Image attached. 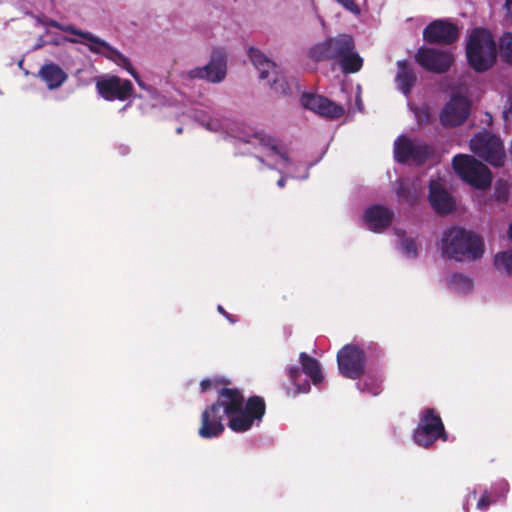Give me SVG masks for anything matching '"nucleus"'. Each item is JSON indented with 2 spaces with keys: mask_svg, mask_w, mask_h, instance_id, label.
Returning <instances> with one entry per match:
<instances>
[{
  "mask_svg": "<svg viewBox=\"0 0 512 512\" xmlns=\"http://www.w3.org/2000/svg\"><path fill=\"white\" fill-rule=\"evenodd\" d=\"M301 102L306 109L323 117L337 118L344 113L341 106L318 94L305 93Z\"/></svg>",
  "mask_w": 512,
  "mask_h": 512,
  "instance_id": "obj_16",
  "label": "nucleus"
},
{
  "mask_svg": "<svg viewBox=\"0 0 512 512\" xmlns=\"http://www.w3.org/2000/svg\"><path fill=\"white\" fill-rule=\"evenodd\" d=\"M99 95L107 101H125L133 93V85L129 80L115 75H104L96 79Z\"/></svg>",
  "mask_w": 512,
  "mask_h": 512,
  "instance_id": "obj_13",
  "label": "nucleus"
},
{
  "mask_svg": "<svg viewBox=\"0 0 512 512\" xmlns=\"http://www.w3.org/2000/svg\"><path fill=\"white\" fill-rule=\"evenodd\" d=\"M413 437L415 443L423 447L432 445L438 438L446 440L441 418L434 410L426 409L423 411Z\"/></svg>",
  "mask_w": 512,
  "mask_h": 512,
  "instance_id": "obj_9",
  "label": "nucleus"
},
{
  "mask_svg": "<svg viewBox=\"0 0 512 512\" xmlns=\"http://www.w3.org/2000/svg\"><path fill=\"white\" fill-rule=\"evenodd\" d=\"M54 27L59 28L60 30L71 34L70 37H65V41L71 43H80L84 44L89 48V50L93 53L99 54L107 59L113 55L116 50L109 43L100 39L99 37L82 30L75 28L72 25H60L58 23L53 24Z\"/></svg>",
  "mask_w": 512,
  "mask_h": 512,
  "instance_id": "obj_12",
  "label": "nucleus"
},
{
  "mask_svg": "<svg viewBox=\"0 0 512 512\" xmlns=\"http://www.w3.org/2000/svg\"><path fill=\"white\" fill-rule=\"evenodd\" d=\"M503 114L506 122H512V101L510 102L509 108L506 109Z\"/></svg>",
  "mask_w": 512,
  "mask_h": 512,
  "instance_id": "obj_34",
  "label": "nucleus"
},
{
  "mask_svg": "<svg viewBox=\"0 0 512 512\" xmlns=\"http://www.w3.org/2000/svg\"><path fill=\"white\" fill-rule=\"evenodd\" d=\"M355 104H356V108H351L349 107V109L351 110H361V100H360V96H359V92L357 91L356 93V100H355Z\"/></svg>",
  "mask_w": 512,
  "mask_h": 512,
  "instance_id": "obj_37",
  "label": "nucleus"
},
{
  "mask_svg": "<svg viewBox=\"0 0 512 512\" xmlns=\"http://www.w3.org/2000/svg\"><path fill=\"white\" fill-rule=\"evenodd\" d=\"M382 379L380 377L372 378L367 375L364 379L357 383L358 389L373 396L378 395L381 392Z\"/></svg>",
  "mask_w": 512,
  "mask_h": 512,
  "instance_id": "obj_30",
  "label": "nucleus"
},
{
  "mask_svg": "<svg viewBox=\"0 0 512 512\" xmlns=\"http://www.w3.org/2000/svg\"><path fill=\"white\" fill-rule=\"evenodd\" d=\"M453 169L467 183L477 189L490 186L492 176L489 169L472 156L459 154L453 158Z\"/></svg>",
  "mask_w": 512,
  "mask_h": 512,
  "instance_id": "obj_7",
  "label": "nucleus"
},
{
  "mask_svg": "<svg viewBox=\"0 0 512 512\" xmlns=\"http://www.w3.org/2000/svg\"><path fill=\"white\" fill-rule=\"evenodd\" d=\"M337 363L339 371L343 376L349 379H357L364 372V350L355 344H347L339 350Z\"/></svg>",
  "mask_w": 512,
  "mask_h": 512,
  "instance_id": "obj_11",
  "label": "nucleus"
},
{
  "mask_svg": "<svg viewBox=\"0 0 512 512\" xmlns=\"http://www.w3.org/2000/svg\"><path fill=\"white\" fill-rule=\"evenodd\" d=\"M309 57L315 61L337 59L344 73H355L363 64L362 58L355 51L353 38L348 34H340L315 44L309 50Z\"/></svg>",
  "mask_w": 512,
  "mask_h": 512,
  "instance_id": "obj_3",
  "label": "nucleus"
},
{
  "mask_svg": "<svg viewBox=\"0 0 512 512\" xmlns=\"http://www.w3.org/2000/svg\"><path fill=\"white\" fill-rule=\"evenodd\" d=\"M469 113V100L466 97L455 95L443 108L440 120L444 126H458L467 119Z\"/></svg>",
  "mask_w": 512,
  "mask_h": 512,
  "instance_id": "obj_15",
  "label": "nucleus"
},
{
  "mask_svg": "<svg viewBox=\"0 0 512 512\" xmlns=\"http://www.w3.org/2000/svg\"><path fill=\"white\" fill-rule=\"evenodd\" d=\"M494 266L501 272L512 276V251H502L495 255Z\"/></svg>",
  "mask_w": 512,
  "mask_h": 512,
  "instance_id": "obj_29",
  "label": "nucleus"
},
{
  "mask_svg": "<svg viewBox=\"0 0 512 512\" xmlns=\"http://www.w3.org/2000/svg\"><path fill=\"white\" fill-rule=\"evenodd\" d=\"M494 492L484 491L481 498L477 502V509L480 511H486L491 503H494L503 498L508 490L509 485L506 480H499L493 487Z\"/></svg>",
  "mask_w": 512,
  "mask_h": 512,
  "instance_id": "obj_25",
  "label": "nucleus"
},
{
  "mask_svg": "<svg viewBox=\"0 0 512 512\" xmlns=\"http://www.w3.org/2000/svg\"><path fill=\"white\" fill-rule=\"evenodd\" d=\"M248 54L251 62L260 72L261 78H268L271 73H275V64L270 61L260 50L251 47Z\"/></svg>",
  "mask_w": 512,
  "mask_h": 512,
  "instance_id": "obj_27",
  "label": "nucleus"
},
{
  "mask_svg": "<svg viewBox=\"0 0 512 512\" xmlns=\"http://www.w3.org/2000/svg\"><path fill=\"white\" fill-rule=\"evenodd\" d=\"M38 74L51 90L59 88L67 79L66 72L54 63L43 65Z\"/></svg>",
  "mask_w": 512,
  "mask_h": 512,
  "instance_id": "obj_21",
  "label": "nucleus"
},
{
  "mask_svg": "<svg viewBox=\"0 0 512 512\" xmlns=\"http://www.w3.org/2000/svg\"><path fill=\"white\" fill-rule=\"evenodd\" d=\"M181 102L186 106V104L184 103V98L183 97L181 99Z\"/></svg>",
  "mask_w": 512,
  "mask_h": 512,
  "instance_id": "obj_43",
  "label": "nucleus"
},
{
  "mask_svg": "<svg viewBox=\"0 0 512 512\" xmlns=\"http://www.w3.org/2000/svg\"><path fill=\"white\" fill-rule=\"evenodd\" d=\"M431 154L432 150L430 147L418 139H411L401 135L394 142V156L398 162L421 164Z\"/></svg>",
  "mask_w": 512,
  "mask_h": 512,
  "instance_id": "obj_10",
  "label": "nucleus"
},
{
  "mask_svg": "<svg viewBox=\"0 0 512 512\" xmlns=\"http://www.w3.org/2000/svg\"><path fill=\"white\" fill-rule=\"evenodd\" d=\"M211 386H212V381L209 379H205V380L201 381V383H200L202 392L207 391Z\"/></svg>",
  "mask_w": 512,
  "mask_h": 512,
  "instance_id": "obj_35",
  "label": "nucleus"
},
{
  "mask_svg": "<svg viewBox=\"0 0 512 512\" xmlns=\"http://www.w3.org/2000/svg\"><path fill=\"white\" fill-rule=\"evenodd\" d=\"M471 496H473V498H475L476 497V492L474 491Z\"/></svg>",
  "mask_w": 512,
  "mask_h": 512,
  "instance_id": "obj_42",
  "label": "nucleus"
},
{
  "mask_svg": "<svg viewBox=\"0 0 512 512\" xmlns=\"http://www.w3.org/2000/svg\"><path fill=\"white\" fill-rule=\"evenodd\" d=\"M416 61L428 71L442 73L450 68L453 55L449 51L420 48L416 54Z\"/></svg>",
  "mask_w": 512,
  "mask_h": 512,
  "instance_id": "obj_14",
  "label": "nucleus"
},
{
  "mask_svg": "<svg viewBox=\"0 0 512 512\" xmlns=\"http://www.w3.org/2000/svg\"><path fill=\"white\" fill-rule=\"evenodd\" d=\"M442 254L457 261L475 260L484 253V242L478 235L454 227L446 230L441 238Z\"/></svg>",
  "mask_w": 512,
  "mask_h": 512,
  "instance_id": "obj_4",
  "label": "nucleus"
},
{
  "mask_svg": "<svg viewBox=\"0 0 512 512\" xmlns=\"http://www.w3.org/2000/svg\"><path fill=\"white\" fill-rule=\"evenodd\" d=\"M470 149L493 166H502L505 161L503 143L499 137L484 131L470 140Z\"/></svg>",
  "mask_w": 512,
  "mask_h": 512,
  "instance_id": "obj_8",
  "label": "nucleus"
},
{
  "mask_svg": "<svg viewBox=\"0 0 512 512\" xmlns=\"http://www.w3.org/2000/svg\"><path fill=\"white\" fill-rule=\"evenodd\" d=\"M277 185L282 188L284 186V177L278 180Z\"/></svg>",
  "mask_w": 512,
  "mask_h": 512,
  "instance_id": "obj_40",
  "label": "nucleus"
},
{
  "mask_svg": "<svg viewBox=\"0 0 512 512\" xmlns=\"http://www.w3.org/2000/svg\"><path fill=\"white\" fill-rule=\"evenodd\" d=\"M185 113L209 131L221 133L246 144L254 145L260 153L257 156L259 161L269 168L277 170L282 175L296 179H306L308 177V166L299 162L283 144L263 131H255L253 134L235 133L230 119L222 117L218 112L207 111L199 104L186 108L183 111V114Z\"/></svg>",
  "mask_w": 512,
  "mask_h": 512,
  "instance_id": "obj_1",
  "label": "nucleus"
},
{
  "mask_svg": "<svg viewBox=\"0 0 512 512\" xmlns=\"http://www.w3.org/2000/svg\"><path fill=\"white\" fill-rule=\"evenodd\" d=\"M112 62H114L117 66L125 69L127 72L130 73V75L134 78L138 86L146 90L150 97L155 99V102L153 103L154 106L156 105H166V102H162L158 99L157 92L150 86H147L142 79L140 78L139 74L134 70L130 60L123 55L121 52H119L117 49L114 51L113 55L110 57Z\"/></svg>",
  "mask_w": 512,
  "mask_h": 512,
  "instance_id": "obj_20",
  "label": "nucleus"
},
{
  "mask_svg": "<svg viewBox=\"0 0 512 512\" xmlns=\"http://www.w3.org/2000/svg\"><path fill=\"white\" fill-rule=\"evenodd\" d=\"M445 281L447 288L457 295L469 294L474 286L472 279L461 273H452Z\"/></svg>",
  "mask_w": 512,
  "mask_h": 512,
  "instance_id": "obj_26",
  "label": "nucleus"
},
{
  "mask_svg": "<svg viewBox=\"0 0 512 512\" xmlns=\"http://www.w3.org/2000/svg\"><path fill=\"white\" fill-rule=\"evenodd\" d=\"M429 202L438 214H448L455 209V201L444 187L442 180H432L429 186Z\"/></svg>",
  "mask_w": 512,
  "mask_h": 512,
  "instance_id": "obj_17",
  "label": "nucleus"
},
{
  "mask_svg": "<svg viewBox=\"0 0 512 512\" xmlns=\"http://www.w3.org/2000/svg\"><path fill=\"white\" fill-rule=\"evenodd\" d=\"M466 55L475 71L489 69L496 60V44L490 32L481 28L472 30L467 40Z\"/></svg>",
  "mask_w": 512,
  "mask_h": 512,
  "instance_id": "obj_5",
  "label": "nucleus"
},
{
  "mask_svg": "<svg viewBox=\"0 0 512 512\" xmlns=\"http://www.w3.org/2000/svg\"><path fill=\"white\" fill-rule=\"evenodd\" d=\"M299 358L303 372L311 379L313 384L321 383L323 374L319 362L304 352L300 354Z\"/></svg>",
  "mask_w": 512,
  "mask_h": 512,
  "instance_id": "obj_28",
  "label": "nucleus"
},
{
  "mask_svg": "<svg viewBox=\"0 0 512 512\" xmlns=\"http://www.w3.org/2000/svg\"><path fill=\"white\" fill-rule=\"evenodd\" d=\"M227 72L226 54L220 49L212 52L210 61L202 67H195L182 71L177 75V84L188 85L194 79L206 80L211 83H219L224 80Z\"/></svg>",
  "mask_w": 512,
  "mask_h": 512,
  "instance_id": "obj_6",
  "label": "nucleus"
},
{
  "mask_svg": "<svg viewBox=\"0 0 512 512\" xmlns=\"http://www.w3.org/2000/svg\"><path fill=\"white\" fill-rule=\"evenodd\" d=\"M301 372L298 367H290L288 369V377L291 383L295 386L293 394L306 393L310 389L308 381H300Z\"/></svg>",
  "mask_w": 512,
  "mask_h": 512,
  "instance_id": "obj_31",
  "label": "nucleus"
},
{
  "mask_svg": "<svg viewBox=\"0 0 512 512\" xmlns=\"http://www.w3.org/2000/svg\"><path fill=\"white\" fill-rule=\"evenodd\" d=\"M505 7L507 16L512 20V0H506Z\"/></svg>",
  "mask_w": 512,
  "mask_h": 512,
  "instance_id": "obj_36",
  "label": "nucleus"
},
{
  "mask_svg": "<svg viewBox=\"0 0 512 512\" xmlns=\"http://www.w3.org/2000/svg\"><path fill=\"white\" fill-rule=\"evenodd\" d=\"M181 131H182V128H181V127H179V128L177 129V132H178V133H181Z\"/></svg>",
  "mask_w": 512,
  "mask_h": 512,
  "instance_id": "obj_41",
  "label": "nucleus"
},
{
  "mask_svg": "<svg viewBox=\"0 0 512 512\" xmlns=\"http://www.w3.org/2000/svg\"><path fill=\"white\" fill-rule=\"evenodd\" d=\"M508 237H509V240L512 241V223L509 226Z\"/></svg>",
  "mask_w": 512,
  "mask_h": 512,
  "instance_id": "obj_39",
  "label": "nucleus"
},
{
  "mask_svg": "<svg viewBox=\"0 0 512 512\" xmlns=\"http://www.w3.org/2000/svg\"><path fill=\"white\" fill-rule=\"evenodd\" d=\"M423 193V186L418 181L403 179L399 182L397 197L399 202L413 205Z\"/></svg>",
  "mask_w": 512,
  "mask_h": 512,
  "instance_id": "obj_22",
  "label": "nucleus"
},
{
  "mask_svg": "<svg viewBox=\"0 0 512 512\" xmlns=\"http://www.w3.org/2000/svg\"><path fill=\"white\" fill-rule=\"evenodd\" d=\"M396 83L399 90L408 95L416 81V75L413 68L404 60L397 62Z\"/></svg>",
  "mask_w": 512,
  "mask_h": 512,
  "instance_id": "obj_23",
  "label": "nucleus"
},
{
  "mask_svg": "<svg viewBox=\"0 0 512 512\" xmlns=\"http://www.w3.org/2000/svg\"><path fill=\"white\" fill-rule=\"evenodd\" d=\"M218 311L220 313H222L224 316H226L229 321L233 322V320L230 318V316L227 315L226 312L223 310L222 306H218Z\"/></svg>",
  "mask_w": 512,
  "mask_h": 512,
  "instance_id": "obj_38",
  "label": "nucleus"
},
{
  "mask_svg": "<svg viewBox=\"0 0 512 512\" xmlns=\"http://www.w3.org/2000/svg\"><path fill=\"white\" fill-rule=\"evenodd\" d=\"M395 234L400 239L399 251L407 259H415L421 250V242L418 238L408 236L404 231L395 229Z\"/></svg>",
  "mask_w": 512,
  "mask_h": 512,
  "instance_id": "obj_24",
  "label": "nucleus"
},
{
  "mask_svg": "<svg viewBox=\"0 0 512 512\" xmlns=\"http://www.w3.org/2000/svg\"><path fill=\"white\" fill-rule=\"evenodd\" d=\"M424 39L428 42L451 43L458 38V29L452 23L436 20L423 31Z\"/></svg>",
  "mask_w": 512,
  "mask_h": 512,
  "instance_id": "obj_18",
  "label": "nucleus"
},
{
  "mask_svg": "<svg viewBox=\"0 0 512 512\" xmlns=\"http://www.w3.org/2000/svg\"><path fill=\"white\" fill-rule=\"evenodd\" d=\"M393 219V212L381 205H373L366 209L363 222L367 229L373 232H382Z\"/></svg>",
  "mask_w": 512,
  "mask_h": 512,
  "instance_id": "obj_19",
  "label": "nucleus"
},
{
  "mask_svg": "<svg viewBox=\"0 0 512 512\" xmlns=\"http://www.w3.org/2000/svg\"><path fill=\"white\" fill-rule=\"evenodd\" d=\"M271 88L276 93L286 94L290 90V85H289L288 81L285 79V77L277 76L276 78L273 79Z\"/></svg>",
  "mask_w": 512,
  "mask_h": 512,
  "instance_id": "obj_33",
  "label": "nucleus"
},
{
  "mask_svg": "<svg viewBox=\"0 0 512 512\" xmlns=\"http://www.w3.org/2000/svg\"><path fill=\"white\" fill-rule=\"evenodd\" d=\"M265 413L264 401L252 397L244 402V397L237 389L223 388L216 403L207 407L201 414V426L198 434L210 439L220 436L225 427L223 419H228V427L237 433L248 431L255 422H260Z\"/></svg>",
  "mask_w": 512,
  "mask_h": 512,
  "instance_id": "obj_2",
  "label": "nucleus"
},
{
  "mask_svg": "<svg viewBox=\"0 0 512 512\" xmlns=\"http://www.w3.org/2000/svg\"><path fill=\"white\" fill-rule=\"evenodd\" d=\"M499 50L502 58L506 62L512 63V32H507L502 35Z\"/></svg>",
  "mask_w": 512,
  "mask_h": 512,
  "instance_id": "obj_32",
  "label": "nucleus"
}]
</instances>
